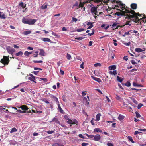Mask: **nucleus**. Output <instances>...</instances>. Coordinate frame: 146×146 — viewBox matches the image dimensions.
Segmentation results:
<instances>
[{"label":"nucleus","instance_id":"18","mask_svg":"<svg viewBox=\"0 0 146 146\" xmlns=\"http://www.w3.org/2000/svg\"><path fill=\"white\" fill-rule=\"evenodd\" d=\"M28 79L32 81H33L35 83H36V82L35 81V76H33V77H29L28 78Z\"/></svg>","mask_w":146,"mask_h":146},{"label":"nucleus","instance_id":"21","mask_svg":"<svg viewBox=\"0 0 146 146\" xmlns=\"http://www.w3.org/2000/svg\"><path fill=\"white\" fill-rule=\"evenodd\" d=\"M84 100L86 101L87 102V104H89V102H88L89 100V97L88 96H87V98L86 97H84Z\"/></svg>","mask_w":146,"mask_h":146},{"label":"nucleus","instance_id":"7","mask_svg":"<svg viewBox=\"0 0 146 146\" xmlns=\"http://www.w3.org/2000/svg\"><path fill=\"white\" fill-rule=\"evenodd\" d=\"M19 108H21L22 110H24V111H27L28 110L29 108L28 107L25 105H23L21 106Z\"/></svg>","mask_w":146,"mask_h":146},{"label":"nucleus","instance_id":"45","mask_svg":"<svg viewBox=\"0 0 146 146\" xmlns=\"http://www.w3.org/2000/svg\"><path fill=\"white\" fill-rule=\"evenodd\" d=\"M79 5H78V3L76 1L75 3L73 5V7H78V8H79Z\"/></svg>","mask_w":146,"mask_h":146},{"label":"nucleus","instance_id":"48","mask_svg":"<svg viewBox=\"0 0 146 146\" xmlns=\"http://www.w3.org/2000/svg\"><path fill=\"white\" fill-rule=\"evenodd\" d=\"M33 62L35 63H42L43 62V61L42 60H39V61H36V60H33Z\"/></svg>","mask_w":146,"mask_h":146},{"label":"nucleus","instance_id":"59","mask_svg":"<svg viewBox=\"0 0 146 146\" xmlns=\"http://www.w3.org/2000/svg\"><path fill=\"white\" fill-rule=\"evenodd\" d=\"M52 34L54 36H58V35L53 31L52 32Z\"/></svg>","mask_w":146,"mask_h":146},{"label":"nucleus","instance_id":"49","mask_svg":"<svg viewBox=\"0 0 146 146\" xmlns=\"http://www.w3.org/2000/svg\"><path fill=\"white\" fill-rule=\"evenodd\" d=\"M131 21H127L125 25H128L129 26H130L131 25V24H130V23Z\"/></svg>","mask_w":146,"mask_h":146},{"label":"nucleus","instance_id":"37","mask_svg":"<svg viewBox=\"0 0 146 146\" xmlns=\"http://www.w3.org/2000/svg\"><path fill=\"white\" fill-rule=\"evenodd\" d=\"M78 123L76 119H75L73 121H72V124H76V125H77Z\"/></svg>","mask_w":146,"mask_h":146},{"label":"nucleus","instance_id":"28","mask_svg":"<svg viewBox=\"0 0 146 146\" xmlns=\"http://www.w3.org/2000/svg\"><path fill=\"white\" fill-rule=\"evenodd\" d=\"M117 6L116 5H112V8L113 9H116L117 10L119 11H122V10L120 9H117Z\"/></svg>","mask_w":146,"mask_h":146},{"label":"nucleus","instance_id":"22","mask_svg":"<svg viewBox=\"0 0 146 146\" xmlns=\"http://www.w3.org/2000/svg\"><path fill=\"white\" fill-rule=\"evenodd\" d=\"M110 73L112 75H115L117 74V71L116 70H114L113 71H109Z\"/></svg>","mask_w":146,"mask_h":146},{"label":"nucleus","instance_id":"31","mask_svg":"<svg viewBox=\"0 0 146 146\" xmlns=\"http://www.w3.org/2000/svg\"><path fill=\"white\" fill-rule=\"evenodd\" d=\"M23 54V53L22 51H19L18 52L15 54V55L17 56L20 55L22 56Z\"/></svg>","mask_w":146,"mask_h":146},{"label":"nucleus","instance_id":"34","mask_svg":"<svg viewBox=\"0 0 146 146\" xmlns=\"http://www.w3.org/2000/svg\"><path fill=\"white\" fill-rule=\"evenodd\" d=\"M124 116L122 115H119L118 117V119L119 120H121L123 119L124 118Z\"/></svg>","mask_w":146,"mask_h":146},{"label":"nucleus","instance_id":"62","mask_svg":"<svg viewBox=\"0 0 146 146\" xmlns=\"http://www.w3.org/2000/svg\"><path fill=\"white\" fill-rule=\"evenodd\" d=\"M45 99H46L44 98L43 99H42V101L44 102L46 104H49V102L47 100H45Z\"/></svg>","mask_w":146,"mask_h":146},{"label":"nucleus","instance_id":"4","mask_svg":"<svg viewBox=\"0 0 146 146\" xmlns=\"http://www.w3.org/2000/svg\"><path fill=\"white\" fill-rule=\"evenodd\" d=\"M116 5L117 6V9H119V8L121 9L123 11L124 9H125V5L122 3L120 1H116Z\"/></svg>","mask_w":146,"mask_h":146},{"label":"nucleus","instance_id":"8","mask_svg":"<svg viewBox=\"0 0 146 146\" xmlns=\"http://www.w3.org/2000/svg\"><path fill=\"white\" fill-rule=\"evenodd\" d=\"M122 12H117L115 13V15H117V16H123L125 15V12L124 11H122Z\"/></svg>","mask_w":146,"mask_h":146},{"label":"nucleus","instance_id":"64","mask_svg":"<svg viewBox=\"0 0 146 146\" xmlns=\"http://www.w3.org/2000/svg\"><path fill=\"white\" fill-rule=\"evenodd\" d=\"M107 145L108 146H113V144L110 143H108Z\"/></svg>","mask_w":146,"mask_h":146},{"label":"nucleus","instance_id":"10","mask_svg":"<svg viewBox=\"0 0 146 146\" xmlns=\"http://www.w3.org/2000/svg\"><path fill=\"white\" fill-rule=\"evenodd\" d=\"M57 104H58V109L59 110L60 112L62 114H64V111L61 108V107L60 105L59 104V102Z\"/></svg>","mask_w":146,"mask_h":146},{"label":"nucleus","instance_id":"39","mask_svg":"<svg viewBox=\"0 0 146 146\" xmlns=\"http://www.w3.org/2000/svg\"><path fill=\"white\" fill-rule=\"evenodd\" d=\"M85 3H82L80 2L79 5V8L82 7L84 5Z\"/></svg>","mask_w":146,"mask_h":146},{"label":"nucleus","instance_id":"3","mask_svg":"<svg viewBox=\"0 0 146 146\" xmlns=\"http://www.w3.org/2000/svg\"><path fill=\"white\" fill-rule=\"evenodd\" d=\"M9 57V56L7 57L6 56H3V59H2L1 60L0 62L4 65L8 64L9 61V59L8 58Z\"/></svg>","mask_w":146,"mask_h":146},{"label":"nucleus","instance_id":"50","mask_svg":"<svg viewBox=\"0 0 146 146\" xmlns=\"http://www.w3.org/2000/svg\"><path fill=\"white\" fill-rule=\"evenodd\" d=\"M17 112L18 113H25L26 111H22L20 110H18L17 111Z\"/></svg>","mask_w":146,"mask_h":146},{"label":"nucleus","instance_id":"56","mask_svg":"<svg viewBox=\"0 0 146 146\" xmlns=\"http://www.w3.org/2000/svg\"><path fill=\"white\" fill-rule=\"evenodd\" d=\"M128 110L130 112H132L133 111L132 108L130 106H128L127 108Z\"/></svg>","mask_w":146,"mask_h":146},{"label":"nucleus","instance_id":"61","mask_svg":"<svg viewBox=\"0 0 146 146\" xmlns=\"http://www.w3.org/2000/svg\"><path fill=\"white\" fill-rule=\"evenodd\" d=\"M83 38L82 37H78L76 38L75 39L78 40H82Z\"/></svg>","mask_w":146,"mask_h":146},{"label":"nucleus","instance_id":"5","mask_svg":"<svg viewBox=\"0 0 146 146\" xmlns=\"http://www.w3.org/2000/svg\"><path fill=\"white\" fill-rule=\"evenodd\" d=\"M131 14H132V15H130V14L126 13V16H127V17H126L125 19L127 18H128L129 19L131 18H133L135 17V16L137 15L138 14V13H136L135 12V11L133 10H131Z\"/></svg>","mask_w":146,"mask_h":146},{"label":"nucleus","instance_id":"63","mask_svg":"<svg viewBox=\"0 0 146 146\" xmlns=\"http://www.w3.org/2000/svg\"><path fill=\"white\" fill-rule=\"evenodd\" d=\"M72 21L76 22L77 21V18L75 17L72 18Z\"/></svg>","mask_w":146,"mask_h":146},{"label":"nucleus","instance_id":"20","mask_svg":"<svg viewBox=\"0 0 146 146\" xmlns=\"http://www.w3.org/2000/svg\"><path fill=\"white\" fill-rule=\"evenodd\" d=\"M92 77L94 80L97 81L99 83H100V79L97 78V77H94V76H92Z\"/></svg>","mask_w":146,"mask_h":146},{"label":"nucleus","instance_id":"15","mask_svg":"<svg viewBox=\"0 0 146 146\" xmlns=\"http://www.w3.org/2000/svg\"><path fill=\"white\" fill-rule=\"evenodd\" d=\"M41 40L44 42H51V40L49 38H41Z\"/></svg>","mask_w":146,"mask_h":146},{"label":"nucleus","instance_id":"54","mask_svg":"<svg viewBox=\"0 0 146 146\" xmlns=\"http://www.w3.org/2000/svg\"><path fill=\"white\" fill-rule=\"evenodd\" d=\"M143 106V104H139L137 106V108L139 109L140 108Z\"/></svg>","mask_w":146,"mask_h":146},{"label":"nucleus","instance_id":"40","mask_svg":"<svg viewBox=\"0 0 146 146\" xmlns=\"http://www.w3.org/2000/svg\"><path fill=\"white\" fill-rule=\"evenodd\" d=\"M85 135L90 138H92L94 137V135H90L87 134H86Z\"/></svg>","mask_w":146,"mask_h":146},{"label":"nucleus","instance_id":"35","mask_svg":"<svg viewBox=\"0 0 146 146\" xmlns=\"http://www.w3.org/2000/svg\"><path fill=\"white\" fill-rule=\"evenodd\" d=\"M17 131V129L15 128H12L11 129V130L10 131V133H12L14 132H15Z\"/></svg>","mask_w":146,"mask_h":146},{"label":"nucleus","instance_id":"53","mask_svg":"<svg viewBox=\"0 0 146 146\" xmlns=\"http://www.w3.org/2000/svg\"><path fill=\"white\" fill-rule=\"evenodd\" d=\"M94 30H93L92 31V33H89L88 34V35H89L90 36H91L93 35L94 34Z\"/></svg>","mask_w":146,"mask_h":146},{"label":"nucleus","instance_id":"51","mask_svg":"<svg viewBox=\"0 0 146 146\" xmlns=\"http://www.w3.org/2000/svg\"><path fill=\"white\" fill-rule=\"evenodd\" d=\"M47 5H43L42 6V8L43 9H44L47 8Z\"/></svg>","mask_w":146,"mask_h":146},{"label":"nucleus","instance_id":"41","mask_svg":"<svg viewBox=\"0 0 146 146\" xmlns=\"http://www.w3.org/2000/svg\"><path fill=\"white\" fill-rule=\"evenodd\" d=\"M67 122L68 123V124H71L70 125V126L71 127L72 125L71 124H72V120L70 119H69L68 120V121H67Z\"/></svg>","mask_w":146,"mask_h":146},{"label":"nucleus","instance_id":"2","mask_svg":"<svg viewBox=\"0 0 146 146\" xmlns=\"http://www.w3.org/2000/svg\"><path fill=\"white\" fill-rule=\"evenodd\" d=\"M97 9V7L94 6L91 7L90 9V11L92 14L93 15H95L94 17L95 19H96V18L97 17V16H96V15L98 16L99 14H100V12H99V14H98Z\"/></svg>","mask_w":146,"mask_h":146},{"label":"nucleus","instance_id":"29","mask_svg":"<svg viewBox=\"0 0 146 146\" xmlns=\"http://www.w3.org/2000/svg\"><path fill=\"white\" fill-rule=\"evenodd\" d=\"M128 139L132 143H134L135 142L133 139L132 137L131 136H128L127 137Z\"/></svg>","mask_w":146,"mask_h":146},{"label":"nucleus","instance_id":"36","mask_svg":"<svg viewBox=\"0 0 146 146\" xmlns=\"http://www.w3.org/2000/svg\"><path fill=\"white\" fill-rule=\"evenodd\" d=\"M115 55L113 53H111V54L109 55V57L111 58V59H113L114 58V56Z\"/></svg>","mask_w":146,"mask_h":146},{"label":"nucleus","instance_id":"32","mask_svg":"<svg viewBox=\"0 0 146 146\" xmlns=\"http://www.w3.org/2000/svg\"><path fill=\"white\" fill-rule=\"evenodd\" d=\"M132 10L130 9V10H128L126 9H125V11H124L125 12V15L124 16H126V13H131V10Z\"/></svg>","mask_w":146,"mask_h":146},{"label":"nucleus","instance_id":"25","mask_svg":"<svg viewBox=\"0 0 146 146\" xmlns=\"http://www.w3.org/2000/svg\"><path fill=\"white\" fill-rule=\"evenodd\" d=\"M19 5L22 7L23 8H24L26 7V4H25V5H24V3L23 2H21L19 4Z\"/></svg>","mask_w":146,"mask_h":146},{"label":"nucleus","instance_id":"9","mask_svg":"<svg viewBox=\"0 0 146 146\" xmlns=\"http://www.w3.org/2000/svg\"><path fill=\"white\" fill-rule=\"evenodd\" d=\"M110 0H101V6L102 5H107V4L109 1Z\"/></svg>","mask_w":146,"mask_h":146},{"label":"nucleus","instance_id":"42","mask_svg":"<svg viewBox=\"0 0 146 146\" xmlns=\"http://www.w3.org/2000/svg\"><path fill=\"white\" fill-rule=\"evenodd\" d=\"M138 15H136L135 16V20H136L137 21H138V23H139V21H140L142 19L141 18L140 19H139L138 18V17L137 16Z\"/></svg>","mask_w":146,"mask_h":146},{"label":"nucleus","instance_id":"52","mask_svg":"<svg viewBox=\"0 0 146 146\" xmlns=\"http://www.w3.org/2000/svg\"><path fill=\"white\" fill-rule=\"evenodd\" d=\"M47 133L48 134H51L53 133L54 132V131H46Z\"/></svg>","mask_w":146,"mask_h":146},{"label":"nucleus","instance_id":"33","mask_svg":"<svg viewBox=\"0 0 146 146\" xmlns=\"http://www.w3.org/2000/svg\"><path fill=\"white\" fill-rule=\"evenodd\" d=\"M31 31H24L23 32V34L25 35H27L31 33Z\"/></svg>","mask_w":146,"mask_h":146},{"label":"nucleus","instance_id":"12","mask_svg":"<svg viewBox=\"0 0 146 146\" xmlns=\"http://www.w3.org/2000/svg\"><path fill=\"white\" fill-rule=\"evenodd\" d=\"M56 117L54 118L52 120L50 121V122H55L57 124H60V122L58 120V119L57 118H55Z\"/></svg>","mask_w":146,"mask_h":146},{"label":"nucleus","instance_id":"43","mask_svg":"<svg viewBox=\"0 0 146 146\" xmlns=\"http://www.w3.org/2000/svg\"><path fill=\"white\" fill-rule=\"evenodd\" d=\"M53 146H64L62 144H61L58 143H55L53 145Z\"/></svg>","mask_w":146,"mask_h":146},{"label":"nucleus","instance_id":"57","mask_svg":"<svg viewBox=\"0 0 146 146\" xmlns=\"http://www.w3.org/2000/svg\"><path fill=\"white\" fill-rule=\"evenodd\" d=\"M29 52L27 51H26L25 52L24 54L26 56H28L29 55Z\"/></svg>","mask_w":146,"mask_h":146},{"label":"nucleus","instance_id":"13","mask_svg":"<svg viewBox=\"0 0 146 146\" xmlns=\"http://www.w3.org/2000/svg\"><path fill=\"white\" fill-rule=\"evenodd\" d=\"M100 138V136L98 135H95L94 137V140L96 141H99Z\"/></svg>","mask_w":146,"mask_h":146},{"label":"nucleus","instance_id":"24","mask_svg":"<svg viewBox=\"0 0 146 146\" xmlns=\"http://www.w3.org/2000/svg\"><path fill=\"white\" fill-rule=\"evenodd\" d=\"M100 113H98L96 116V118L95 120L96 121H99L100 118Z\"/></svg>","mask_w":146,"mask_h":146},{"label":"nucleus","instance_id":"19","mask_svg":"<svg viewBox=\"0 0 146 146\" xmlns=\"http://www.w3.org/2000/svg\"><path fill=\"white\" fill-rule=\"evenodd\" d=\"M109 69L110 70H115L116 68V65H112L111 66H110L109 67Z\"/></svg>","mask_w":146,"mask_h":146},{"label":"nucleus","instance_id":"27","mask_svg":"<svg viewBox=\"0 0 146 146\" xmlns=\"http://www.w3.org/2000/svg\"><path fill=\"white\" fill-rule=\"evenodd\" d=\"M101 27L102 28H104L106 30L109 28V25H108L106 27V25L104 24H103L101 26Z\"/></svg>","mask_w":146,"mask_h":146},{"label":"nucleus","instance_id":"23","mask_svg":"<svg viewBox=\"0 0 146 146\" xmlns=\"http://www.w3.org/2000/svg\"><path fill=\"white\" fill-rule=\"evenodd\" d=\"M145 50H143L140 48H137L135 49V51L138 52H140L142 51H144Z\"/></svg>","mask_w":146,"mask_h":146},{"label":"nucleus","instance_id":"26","mask_svg":"<svg viewBox=\"0 0 146 146\" xmlns=\"http://www.w3.org/2000/svg\"><path fill=\"white\" fill-rule=\"evenodd\" d=\"M123 85H125V86L127 87H129L131 86V83H130L128 81H127L126 82V83L125 84H122Z\"/></svg>","mask_w":146,"mask_h":146},{"label":"nucleus","instance_id":"11","mask_svg":"<svg viewBox=\"0 0 146 146\" xmlns=\"http://www.w3.org/2000/svg\"><path fill=\"white\" fill-rule=\"evenodd\" d=\"M39 50L40 51V52L39 53V54L42 56H45V52L42 49H40Z\"/></svg>","mask_w":146,"mask_h":146},{"label":"nucleus","instance_id":"47","mask_svg":"<svg viewBox=\"0 0 146 146\" xmlns=\"http://www.w3.org/2000/svg\"><path fill=\"white\" fill-rule=\"evenodd\" d=\"M66 57L68 59L70 60L71 57V56L70 54L68 53H67Z\"/></svg>","mask_w":146,"mask_h":146},{"label":"nucleus","instance_id":"16","mask_svg":"<svg viewBox=\"0 0 146 146\" xmlns=\"http://www.w3.org/2000/svg\"><path fill=\"white\" fill-rule=\"evenodd\" d=\"M131 7L133 9H135L137 8V5L136 3H132L131 4Z\"/></svg>","mask_w":146,"mask_h":146},{"label":"nucleus","instance_id":"55","mask_svg":"<svg viewBox=\"0 0 146 146\" xmlns=\"http://www.w3.org/2000/svg\"><path fill=\"white\" fill-rule=\"evenodd\" d=\"M94 66L95 67H97L98 66H100V63H97L95 64H94Z\"/></svg>","mask_w":146,"mask_h":146},{"label":"nucleus","instance_id":"38","mask_svg":"<svg viewBox=\"0 0 146 146\" xmlns=\"http://www.w3.org/2000/svg\"><path fill=\"white\" fill-rule=\"evenodd\" d=\"M94 132H100V128H95L94 129Z\"/></svg>","mask_w":146,"mask_h":146},{"label":"nucleus","instance_id":"6","mask_svg":"<svg viewBox=\"0 0 146 146\" xmlns=\"http://www.w3.org/2000/svg\"><path fill=\"white\" fill-rule=\"evenodd\" d=\"M7 50L8 53L11 54H12L15 51V50L14 48H11L10 46H8L7 48Z\"/></svg>","mask_w":146,"mask_h":146},{"label":"nucleus","instance_id":"60","mask_svg":"<svg viewBox=\"0 0 146 146\" xmlns=\"http://www.w3.org/2000/svg\"><path fill=\"white\" fill-rule=\"evenodd\" d=\"M131 63L133 64V65H135V64L136 63V62H135V61L133 60H131Z\"/></svg>","mask_w":146,"mask_h":146},{"label":"nucleus","instance_id":"44","mask_svg":"<svg viewBox=\"0 0 146 146\" xmlns=\"http://www.w3.org/2000/svg\"><path fill=\"white\" fill-rule=\"evenodd\" d=\"M84 30H85V29H84V28H80L79 29H78L76 30V31L78 32H81L83 31Z\"/></svg>","mask_w":146,"mask_h":146},{"label":"nucleus","instance_id":"46","mask_svg":"<svg viewBox=\"0 0 146 146\" xmlns=\"http://www.w3.org/2000/svg\"><path fill=\"white\" fill-rule=\"evenodd\" d=\"M136 117L137 118H139L141 117L140 114L137 112L136 111L135 112Z\"/></svg>","mask_w":146,"mask_h":146},{"label":"nucleus","instance_id":"1","mask_svg":"<svg viewBox=\"0 0 146 146\" xmlns=\"http://www.w3.org/2000/svg\"><path fill=\"white\" fill-rule=\"evenodd\" d=\"M37 21L36 19H30L28 20L27 19L23 18L22 19V22L25 24L29 25H33Z\"/></svg>","mask_w":146,"mask_h":146},{"label":"nucleus","instance_id":"17","mask_svg":"<svg viewBox=\"0 0 146 146\" xmlns=\"http://www.w3.org/2000/svg\"><path fill=\"white\" fill-rule=\"evenodd\" d=\"M119 23H118L115 22L113 23L112 25V26L114 27L115 26H117V27H116V29H117L119 27H122L121 26H120V25H118Z\"/></svg>","mask_w":146,"mask_h":146},{"label":"nucleus","instance_id":"30","mask_svg":"<svg viewBox=\"0 0 146 146\" xmlns=\"http://www.w3.org/2000/svg\"><path fill=\"white\" fill-rule=\"evenodd\" d=\"M117 79L118 82H120L121 83L122 82L123 80V79L119 76H117Z\"/></svg>","mask_w":146,"mask_h":146},{"label":"nucleus","instance_id":"58","mask_svg":"<svg viewBox=\"0 0 146 146\" xmlns=\"http://www.w3.org/2000/svg\"><path fill=\"white\" fill-rule=\"evenodd\" d=\"M2 19H5L6 18V17H5V15L4 14H3L2 15H1V16L0 17Z\"/></svg>","mask_w":146,"mask_h":146},{"label":"nucleus","instance_id":"14","mask_svg":"<svg viewBox=\"0 0 146 146\" xmlns=\"http://www.w3.org/2000/svg\"><path fill=\"white\" fill-rule=\"evenodd\" d=\"M50 96L51 98L53 99L57 103H59V102L58 100V99L56 96L53 95L51 96Z\"/></svg>","mask_w":146,"mask_h":146}]
</instances>
